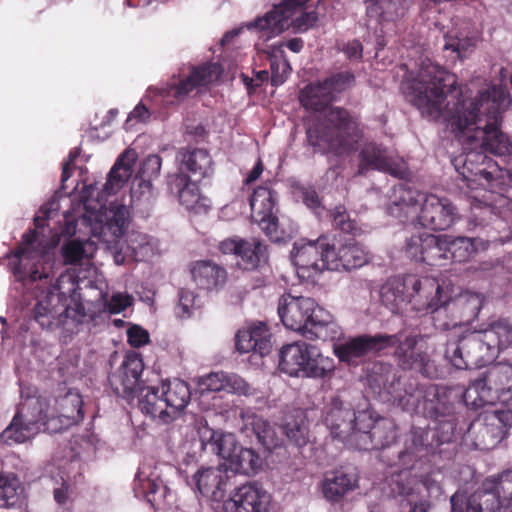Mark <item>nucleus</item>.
Segmentation results:
<instances>
[{
  "instance_id": "obj_15",
  "label": "nucleus",
  "mask_w": 512,
  "mask_h": 512,
  "mask_svg": "<svg viewBox=\"0 0 512 512\" xmlns=\"http://www.w3.org/2000/svg\"><path fill=\"white\" fill-rule=\"evenodd\" d=\"M452 391L449 388L429 385L425 390L410 382L403 395L396 396L405 411H422L431 418L448 416L453 412Z\"/></svg>"
},
{
  "instance_id": "obj_13",
  "label": "nucleus",
  "mask_w": 512,
  "mask_h": 512,
  "mask_svg": "<svg viewBox=\"0 0 512 512\" xmlns=\"http://www.w3.org/2000/svg\"><path fill=\"white\" fill-rule=\"evenodd\" d=\"M279 369L291 377L326 378L334 369V360L324 356L318 347L302 341L283 346Z\"/></svg>"
},
{
  "instance_id": "obj_47",
  "label": "nucleus",
  "mask_w": 512,
  "mask_h": 512,
  "mask_svg": "<svg viewBox=\"0 0 512 512\" xmlns=\"http://www.w3.org/2000/svg\"><path fill=\"white\" fill-rule=\"evenodd\" d=\"M341 257L338 265L341 270L360 268L369 261V253L365 247L356 242H349L340 246Z\"/></svg>"
},
{
  "instance_id": "obj_4",
  "label": "nucleus",
  "mask_w": 512,
  "mask_h": 512,
  "mask_svg": "<svg viewBox=\"0 0 512 512\" xmlns=\"http://www.w3.org/2000/svg\"><path fill=\"white\" fill-rule=\"evenodd\" d=\"M398 344L395 355L404 369H417L423 375L434 376L429 348L423 337L411 336L401 342L395 335H361L334 345V353L340 361L352 363L369 353Z\"/></svg>"
},
{
  "instance_id": "obj_1",
  "label": "nucleus",
  "mask_w": 512,
  "mask_h": 512,
  "mask_svg": "<svg viewBox=\"0 0 512 512\" xmlns=\"http://www.w3.org/2000/svg\"><path fill=\"white\" fill-rule=\"evenodd\" d=\"M402 92L424 118L445 123L464 145L471 150L455 159L454 165L463 177L464 160L472 148L503 157L512 154V142L498 127L500 112L510 104L509 95L500 86L486 84L477 99L464 95L457 87V76L426 58L415 74L402 82ZM483 153L482 151H480ZM463 181L468 184L466 179ZM479 184L470 182L468 188ZM483 189V187L480 185Z\"/></svg>"
},
{
  "instance_id": "obj_51",
  "label": "nucleus",
  "mask_w": 512,
  "mask_h": 512,
  "mask_svg": "<svg viewBox=\"0 0 512 512\" xmlns=\"http://www.w3.org/2000/svg\"><path fill=\"white\" fill-rule=\"evenodd\" d=\"M484 486L494 489L500 499L505 502L512 501V470H506L497 478L486 479Z\"/></svg>"
},
{
  "instance_id": "obj_39",
  "label": "nucleus",
  "mask_w": 512,
  "mask_h": 512,
  "mask_svg": "<svg viewBox=\"0 0 512 512\" xmlns=\"http://www.w3.org/2000/svg\"><path fill=\"white\" fill-rule=\"evenodd\" d=\"M358 485V478L354 473L336 472L328 475L321 483L323 497L330 502H338L349 491Z\"/></svg>"
},
{
  "instance_id": "obj_18",
  "label": "nucleus",
  "mask_w": 512,
  "mask_h": 512,
  "mask_svg": "<svg viewBox=\"0 0 512 512\" xmlns=\"http://www.w3.org/2000/svg\"><path fill=\"white\" fill-rule=\"evenodd\" d=\"M438 299H440L438 306L427 307V310L434 313L435 318L449 314L451 320L449 323H443L440 326L442 329L455 328L471 323L477 318L484 303V296L481 293L471 291H464L447 301L443 297L441 287Z\"/></svg>"
},
{
  "instance_id": "obj_16",
  "label": "nucleus",
  "mask_w": 512,
  "mask_h": 512,
  "mask_svg": "<svg viewBox=\"0 0 512 512\" xmlns=\"http://www.w3.org/2000/svg\"><path fill=\"white\" fill-rule=\"evenodd\" d=\"M440 478L441 473L436 471L418 479L408 470H402L391 475L389 486L393 495L406 497L413 506L422 503L430 506V500L438 499L442 495Z\"/></svg>"
},
{
  "instance_id": "obj_17",
  "label": "nucleus",
  "mask_w": 512,
  "mask_h": 512,
  "mask_svg": "<svg viewBox=\"0 0 512 512\" xmlns=\"http://www.w3.org/2000/svg\"><path fill=\"white\" fill-rule=\"evenodd\" d=\"M445 357L457 369L480 368L496 358L482 331L470 332L457 342L448 343Z\"/></svg>"
},
{
  "instance_id": "obj_24",
  "label": "nucleus",
  "mask_w": 512,
  "mask_h": 512,
  "mask_svg": "<svg viewBox=\"0 0 512 512\" xmlns=\"http://www.w3.org/2000/svg\"><path fill=\"white\" fill-rule=\"evenodd\" d=\"M275 193L267 187H258L250 198L251 219L273 241H279L278 219L274 215Z\"/></svg>"
},
{
  "instance_id": "obj_11",
  "label": "nucleus",
  "mask_w": 512,
  "mask_h": 512,
  "mask_svg": "<svg viewBox=\"0 0 512 512\" xmlns=\"http://www.w3.org/2000/svg\"><path fill=\"white\" fill-rule=\"evenodd\" d=\"M440 285L431 277L417 278L407 276L403 280L393 279L387 281L380 290L383 305L396 313L405 303L415 301L421 308L438 306L440 299Z\"/></svg>"
},
{
  "instance_id": "obj_54",
  "label": "nucleus",
  "mask_w": 512,
  "mask_h": 512,
  "mask_svg": "<svg viewBox=\"0 0 512 512\" xmlns=\"http://www.w3.org/2000/svg\"><path fill=\"white\" fill-rule=\"evenodd\" d=\"M354 81V74L346 70L331 74L324 80V83L329 88L330 92H332V96L335 99V94L350 88L354 84Z\"/></svg>"
},
{
  "instance_id": "obj_33",
  "label": "nucleus",
  "mask_w": 512,
  "mask_h": 512,
  "mask_svg": "<svg viewBox=\"0 0 512 512\" xmlns=\"http://www.w3.org/2000/svg\"><path fill=\"white\" fill-rule=\"evenodd\" d=\"M199 434L203 448L226 460L225 463L230 461L239 446L232 433L204 427L199 430Z\"/></svg>"
},
{
  "instance_id": "obj_53",
  "label": "nucleus",
  "mask_w": 512,
  "mask_h": 512,
  "mask_svg": "<svg viewBox=\"0 0 512 512\" xmlns=\"http://www.w3.org/2000/svg\"><path fill=\"white\" fill-rule=\"evenodd\" d=\"M222 391L239 396H251L254 389L239 375L224 372Z\"/></svg>"
},
{
  "instance_id": "obj_23",
  "label": "nucleus",
  "mask_w": 512,
  "mask_h": 512,
  "mask_svg": "<svg viewBox=\"0 0 512 512\" xmlns=\"http://www.w3.org/2000/svg\"><path fill=\"white\" fill-rule=\"evenodd\" d=\"M144 364L140 354L132 352L126 355L121 366L109 376V384L113 392L122 398L130 399L142 389L140 376Z\"/></svg>"
},
{
  "instance_id": "obj_44",
  "label": "nucleus",
  "mask_w": 512,
  "mask_h": 512,
  "mask_svg": "<svg viewBox=\"0 0 512 512\" xmlns=\"http://www.w3.org/2000/svg\"><path fill=\"white\" fill-rule=\"evenodd\" d=\"M96 250L95 243L90 240H71L61 247V255L66 265H86Z\"/></svg>"
},
{
  "instance_id": "obj_36",
  "label": "nucleus",
  "mask_w": 512,
  "mask_h": 512,
  "mask_svg": "<svg viewBox=\"0 0 512 512\" xmlns=\"http://www.w3.org/2000/svg\"><path fill=\"white\" fill-rule=\"evenodd\" d=\"M411 0H369L366 14L378 23L396 21L405 16Z\"/></svg>"
},
{
  "instance_id": "obj_6",
  "label": "nucleus",
  "mask_w": 512,
  "mask_h": 512,
  "mask_svg": "<svg viewBox=\"0 0 512 512\" xmlns=\"http://www.w3.org/2000/svg\"><path fill=\"white\" fill-rule=\"evenodd\" d=\"M306 134L316 152L334 156L350 154L363 137L358 121L337 107H329L324 119L309 126Z\"/></svg>"
},
{
  "instance_id": "obj_19",
  "label": "nucleus",
  "mask_w": 512,
  "mask_h": 512,
  "mask_svg": "<svg viewBox=\"0 0 512 512\" xmlns=\"http://www.w3.org/2000/svg\"><path fill=\"white\" fill-rule=\"evenodd\" d=\"M220 66L215 63L194 67L191 73L178 82L167 83L155 88L167 105L183 101L193 90L204 87L219 78Z\"/></svg>"
},
{
  "instance_id": "obj_20",
  "label": "nucleus",
  "mask_w": 512,
  "mask_h": 512,
  "mask_svg": "<svg viewBox=\"0 0 512 512\" xmlns=\"http://www.w3.org/2000/svg\"><path fill=\"white\" fill-rule=\"evenodd\" d=\"M370 170H378L389 173L398 178L407 175L405 161L375 142L365 143L358 153L357 175H364Z\"/></svg>"
},
{
  "instance_id": "obj_58",
  "label": "nucleus",
  "mask_w": 512,
  "mask_h": 512,
  "mask_svg": "<svg viewBox=\"0 0 512 512\" xmlns=\"http://www.w3.org/2000/svg\"><path fill=\"white\" fill-rule=\"evenodd\" d=\"M291 71L290 64L285 59H275L271 62V82L278 86L285 82Z\"/></svg>"
},
{
  "instance_id": "obj_34",
  "label": "nucleus",
  "mask_w": 512,
  "mask_h": 512,
  "mask_svg": "<svg viewBox=\"0 0 512 512\" xmlns=\"http://www.w3.org/2000/svg\"><path fill=\"white\" fill-rule=\"evenodd\" d=\"M139 408L144 414L158 423L168 424L173 421L169 408L158 387H143L140 389Z\"/></svg>"
},
{
  "instance_id": "obj_21",
  "label": "nucleus",
  "mask_w": 512,
  "mask_h": 512,
  "mask_svg": "<svg viewBox=\"0 0 512 512\" xmlns=\"http://www.w3.org/2000/svg\"><path fill=\"white\" fill-rule=\"evenodd\" d=\"M162 468L154 460H146L139 466L134 479L135 495L146 499L152 506L159 505L169 491L162 479Z\"/></svg>"
},
{
  "instance_id": "obj_57",
  "label": "nucleus",
  "mask_w": 512,
  "mask_h": 512,
  "mask_svg": "<svg viewBox=\"0 0 512 512\" xmlns=\"http://www.w3.org/2000/svg\"><path fill=\"white\" fill-rule=\"evenodd\" d=\"M197 307V297L194 293L192 291L182 289L179 292V302L175 309L177 317L182 319L189 318Z\"/></svg>"
},
{
  "instance_id": "obj_31",
  "label": "nucleus",
  "mask_w": 512,
  "mask_h": 512,
  "mask_svg": "<svg viewBox=\"0 0 512 512\" xmlns=\"http://www.w3.org/2000/svg\"><path fill=\"white\" fill-rule=\"evenodd\" d=\"M452 512H463V496L455 493L451 499ZM504 502L500 499L494 489H483L472 494L465 501V512H496Z\"/></svg>"
},
{
  "instance_id": "obj_49",
  "label": "nucleus",
  "mask_w": 512,
  "mask_h": 512,
  "mask_svg": "<svg viewBox=\"0 0 512 512\" xmlns=\"http://www.w3.org/2000/svg\"><path fill=\"white\" fill-rule=\"evenodd\" d=\"M477 252L475 240L469 237H454L448 235V259L464 263L469 261Z\"/></svg>"
},
{
  "instance_id": "obj_25",
  "label": "nucleus",
  "mask_w": 512,
  "mask_h": 512,
  "mask_svg": "<svg viewBox=\"0 0 512 512\" xmlns=\"http://www.w3.org/2000/svg\"><path fill=\"white\" fill-rule=\"evenodd\" d=\"M270 494L256 482L244 484L225 502L227 512H268Z\"/></svg>"
},
{
  "instance_id": "obj_38",
  "label": "nucleus",
  "mask_w": 512,
  "mask_h": 512,
  "mask_svg": "<svg viewBox=\"0 0 512 512\" xmlns=\"http://www.w3.org/2000/svg\"><path fill=\"white\" fill-rule=\"evenodd\" d=\"M160 390L173 420L176 419L190 401L191 392L188 384L183 380L173 379L163 382Z\"/></svg>"
},
{
  "instance_id": "obj_50",
  "label": "nucleus",
  "mask_w": 512,
  "mask_h": 512,
  "mask_svg": "<svg viewBox=\"0 0 512 512\" xmlns=\"http://www.w3.org/2000/svg\"><path fill=\"white\" fill-rule=\"evenodd\" d=\"M423 261L429 265H441L442 260L448 259V235H433L428 237Z\"/></svg>"
},
{
  "instance_id": "obj_22",
  "label": "nucleus",
  "mask_w": 512,
  "mask_h": 512,
  "mask_svg": "<svg viewBox=\"0 0 512 512\" xmlns=\"http://www.w3.org/2000/svg\"><path fill=\"white\" fill-rule=\"evenodd\" d=\"M113 259L117 265L125 263L126 258L133 261H150L159 255V242L153 236L138 230L127 233L124 243L118 249L113 246Z\"/></svg>"
},
{
  "instance_id": "obj_41",
  "label": "nucleus",
  "mask_w": 512,
  "mask_h": 512,
  "mask_svg": "<svg viewBox=\"0 0 512 512\" xmlns=\"http://www.w3.org/2000/svg\"><path fill=\"white\" fill-rule=\"evenodd\" d=\"M481 331L495 357L512 344V324L506 319L494 321Z\"/></svg>"
},
{
  "instance_id": "obj_9",
  "label": "nucleus",
  "mask_w": 512,
  "mask_h": 512,
  "mask_svg": "<svg viewBox=\"0 0 512 512\" xmlns=\"http://www.w3.org/2000/svg\"><path fill=\"white\" fill-rule=\"evenodd\" d=\"M462 398L472 409L512 400V364L500 362L489 367L470 383Z\"/></svg>"
},
{
  "instance_id": "obj_55",
  "label": "nucleus",
  "mask_w": 512,
  "mask_h": 512,
  "mask_svg": "<svg viewBox=\"0 0 512 512\" xmlns=\"http://www.w3.org/2000/svg\"><path fill=\"white\" fill-rule=\"evenodd\" d=\"M430 235L431 234L427 232L412 235L406 241L405 245V252L407 256L411 259L422 262L426 250L425 244L428 242V237H430Z\"/></svg>"
},
{
  "instance_id": "obj_60",
  "label": "nucleus",
  "mask_w": 512,
  "mask_h": 512,
  "mask_svg": "<svg viewBox=\"0 0 512 512\" xmlns=\"http://www.w3.org/2000/svg\"><path fill=\"white\" fill-rule=\"evenodd\" d=\"M133 297L128 293H114L106 303V307L111 314H118L131 306Z\"/></svg>"
},
{
  "instance_id": "obj_64",
  "label": "nucleus",
  "mask_w": 512,
  "mask_h": 512,
  "mask_svg": "<svg viewBox=\"0 0 512 512\" xmlns=\"http://www.w3.org/2000/svg\"><path fill=\"white\" fill-rule=\"evenodd\" d=\"M236 349L240 353H256V346L253 345L251 334L247 329L239 330L236 334Z\"/></svg>"
},
{
  "instance_id": "obj_29",
  "label": "nucleus",
  "mask_w": 512,
  "mask_h": 512,
  "mask_svg": "<svg viewBox=\"0 0 512 512\" xmlns=\"http://www.w3.org/2000/svg\"><path fill=\"white\" fill-rule=\"evenodd\" d=\"M395 437L394 424L388 419L375 417L370 429L359 431L353 447L359 450L380 449L392 443Z\"/></svg>"
},
{
  "instance_id": "obj_32",
  "label": "nucleus",
  "mask_w": 512,
  "mask_h": 512,
  "mask_svg": "<svg viewBox=\"0 0 512 512\" xmlns=\"http://www.w3.org/2000/svg\"><path fill=\"white\" fill-rule=\"evenodd\" d=\"M137 160V153L132 149L125 150L113 165L108 179L101 192L104 196L116 194L129 180L133 173V166Z\"/></svg>"
},
{
  "instance_id": "obj_40",
  "label": "nucleus",
  "mask_w": 512,
  "mask_h": 512,
  "mask_svg": "<svg viewBox=\"0 0 512 512\" xmlns=\"http://www.w3.org/2000/svg\"><path fill=\"white\" fill-rule=\"evenodd\" d=\"M184 173H176L169 179V187L172 193L178 196L181 205L187 209H194L200 200L198 181Z\"/></svg>"
},
{
  "instance_id": "obj_28",
  "label": "nucleus",
  "mask_w": 512,
  "mask_h": 512,
  "mask_svg": "<svg viewBox=\"0 0 512 512\" xmlns=\"http://www.w3.org/2000/svg\"><path fill=\"white\" fill-rule=\"evenodd\" d=\"M193 481L203 496L218 500L222 498L224 491L229 486L231 475L227 469V464L223 463L218 467L198 470L193 476Z\"/></svg>"
},
{
  "instance_id": "obj_7",
  "label": "nucleus",
  "mask_w": 512,
  "mask_h": 512,
  "mask_svg": "<svg viewBox=\"0 0 512 512\" xmlns=\"http://www.w3.org/2000/svg\"><path fill=\"white\" fill-rule=\"evenodd\" d=\"M278 314L286 328L307 339L327 340L336 334L332 315L310 297L283 295L279 299Z\"/></svg>"
},
{
  "instance_id": "obj_59",
  "label": "nucleus",
  "mask_w": 512,
  "mask_h": 512,
  "mask_svg": "<svg viewBox=\"0 0 512 512\" xmlns=\"http://www.w3.org/2000/svg\"><path fill=\"white\" fill-rule=\"evenodd\" d=\"M224 371L211 372L199 378L198 385L203 391L219 392L223 387Z\"/></svg>"
},
{
  "instance_id": "obj_61",
  "label": "nucleus",
  "mask_w": 512,
  "mask_h": 512,
  "mask_svg": "<svg viewBox=\"0 0 512 512\" xmlns=\"http://www.w3.org/2000/svg\"><path fill=\"white\" fill-rule=\"evenodd\" d=\"M474 47L475 42L473 39L470 38L449 39L446 41L444 45L445 50H452L453 52H456L459 58H464L466 54L472 51Z\"/></svg>"
},
{
  "instance_id": "obj_43",
  "label": "nucleus",
  "mask_w": 512,
  "mask_h": 512,
  "mask_svg": "<svg viewBox=\"0 0 512 512\" xmlns=\"http://www.w3.org/2000/svg\"><path fill=\"white\" fill-rule=\"evenodd\" d=\"M227 464L231 478L237 474H255L262 466L260 456L252 449L238 446L234 455Z\"/></svg>"
},
{
  "instance_id": "obj_2",
  "label": "nucleus",
  "mask_w": 512,
  "mask_h": 512,
  "mask_svg": "<svg viewBox=\"0 0 512 512\" xmlns=\"http://www.w3.org/2000/svg\"><path fill=\"white\" fill-rule=\"evenodd\" d=\"M47 255L37 231L23 235L22 241L13 253L9 267L19 281H44L39 287L34 308L35 320L41 327L55 329L69 323L79 324L85 316L83 305L78 301V283L70 273L61 274L54 284L48 285V273L39 267Z\"/></svg>"
},
{
  "instance_id": "obj_27",
  "label": "nucleus",
  "mask_w": 512,
  "mask_h": 512,
  "mask_svg": "<svg viewBox=\"0 0 512 512\" xmlns=\"http://www.w3.org/2000/svg\"><path fill=\"white\" fill-rule=\"evenodd\" d=\"M219 250L223 254L236 255L240 258L239 265L246 270L257 268L267 259L266 246L257 239L228 238L219 243Z\"/></svg>"
},
{
  "instance_id": "obj_10",
  "label": "nucleus",
  "mask_w": 512,
  "mask_h": 512,
  "mask_svg": "<svg viewBox=\"0 0 512 512\" xmlns=\"http://www.w3.org/2000/svg\"><path fill=\"white\" fill-rule=\"evenodd\" d=\"M461 174L468 182L477 183L489 194L496 195L500 206L506 201L505 193L512 187V171L501 168L485 153L470 152L464 160ZM482 197L487 206L498 203L497 198L492 196Z\"/></svg>"
},
{
  "instance_id": "obj_42",
  "label": "nucleus",
  "mask_w": 512,
  "mask_h": 512,
  "mask_svg": "<svg viewBox=\"0 0 512 512\" xmlns=\"http://www.w3.org/2000/svg\"><path fill=\"white\" fill-rule=\"evenodd\" d=\"M299 100L306 109L321 112L329 107L334 98L323 81L304 87L300 91Z\"/></svg>"
},
{
  "instance_id": "obj_26",
  "label": "nucleus",
  "mask_w": 512,
  "mask_h": 512,
  "mask_svg": "<svg viewBox=\"0 0 512 512\" xmlns=\"http://www.w3.org/2000/svg\"><path fill=\"white\" fill-rule=\"evenodd\" d=\"M322 245L323 237L308 242L301 240L294 244L291 257L299 278L313 279L323 271Z\"/></svg>"
},
{
  "instance_id": "obj_35",
  "label": "nucleus",
  "mask_w": 512,
  "mask_h": 512,
  "mask_svg": "<svg viewBox=\"0 0 512 512\" xmlns=\"http://www.w3.org/2000/svg\"><path fill=\"white\" fill-rule=\"evenodd\" d=\"M190 272L196 285L206 290L222 286L227 278V273L223 267L207 260L192 263Z\"/></svg>"
},
{
  "instance_id": "obj_63",
  "label": "nucleus",
  "mask_w": 512,
  "mask_h": 512,
  "mask_svg": "<svg viewBox=\"0 0 512 512\" xmlns=\"http://www.w3.org/2000/svg\"><path fill=\"white\" fill-rule=\"evenodd\" d=\"M127 337L129 344L134 347L143 346L149 341V333L137 325H133L127 330Z\"/></svg>"
},
{
  "instance_id": "obj_45",
  "label": "nucleus",
  "mask_w": 512,
  "mask_h": 512,
  "mask_svg": "<svg viewBox=\"0 0 512 512\" xmlns=\"http://www.w3.org/2000/svg\"><path fill=\"white\" fill-rule=\"evenodd\" d=\"M24 488L12 473L0 474V508L15 507L21 502Z\"/></svg>"
},
{
  "instance_id": "obj_56",
  "label": "nucleus",
  "mask_w": 512,
  "mask_h": 512,
  "mask_svg": "<svg viewBox=\"0 0 512 512\" xmlns=\"http://www.w3.org/2000/svg\"><path fill=\"white\" fill-rule=\"evenodd\" d=\"M341 257V249L340 246L335 248L334 246H330L327 242V239L323 237V245H322V254L321 261L323 263V271L324 270H332V271H341V265H338Z\"/></svg>"
},
{
  "instance_id": "obj_46",
  "label": "nucleus",
  "mask_w": 512,
  "mask_h": 512,
  "mask_svg": "<svg viewBox=\"0 0 512 512\" xmlns=\"http://www.w3.org/2000/svg\"><path fill=\"white\" fill-rule=\"evenodd\" d=\"M283 431L295 445L304 446L308 440V424L305 414L297 410L293 415L286 418Z\"/></svg>"
},
{
  "instance_id": "obj_48",
  "label": "nucleus",
  "mask_w": 512,
  "mask_h": 512,
  "mask_svg": "<svg viewBox=\"0 0 512 512\" xmlns=\"http://www.w3.org/2000/svg\"><path fill=\"white\" fill-rule=\"evenodd\" d=\"M485 433H491L496 442L505 438L507 430L512 426V411L494 410L488 412L485 416Z\"/></svg>"
},
{
  "instance_id": "obj_37",
  "label": "nucleus",
  "mask_w": 512,
  "mask_h": 512,
  "mask_svg": "<svg viewBox=\"0 0 512 512\" xmlns=\"http://www.w3.org/2000/svg\"><path fill=\"white\" fill-rule=\"evenodd\" d=\"M177 158L180 162L177 173L187 174L188 172L191 178L202 179L212 170L211 157L204 149L181 151Z\"/></svg>"
},
{
  "instance_id": "obj_3",
  "label": "nucleus",
  "mask_w": 512,
  "mask_h": 512,
  "mask_svg": "<svg viewBox=\"0 0 512 512\" xmlns=\"http://www.w3.org/2000/svg\"><path fill=\"white\" fill-rule=\"evenodd\" d=\"M83 418L82 397L72 389L55 397L27 396L23 397L17 413L1 436L6 442L23 443L41 430L59 433Z\"/></svg>"
},
{
  "instance_id": "obj_52",
  "label": "nucleus",
  "mask_w": 512,
  "mask_h": 512,
  "mask_svg": "<svg viewBox=\"0 0 512 512\" xmlns=\"http://www.w3.org/2000/svg\"><path fill=\"white\" fill-rule=\"evenodd\" d=\"M247 330L251 334L253 345L256 346V353L261 356L267 355L271 350V340L266 324L259 322Z\"/></svg>"
},
{
  "instance_id": "obj_5",
  "label": "nucleus",
  "mask_w": 512,
  "mask_h": 512,
  "mask_svg": "<svg viewBox=\"0 0 512 512\" xmlns=\"http://www.w3.org/2000/svg\"><path fill=\"white\" fill-rule=\"evenodd\" d=\"M388 212L402 223L411 222L432 230H446L458 219V210L448 198L404 185L394 188Z\"/></svg>"
},
{
  "instance_id": "obj_12",
  "label": "nucleus",
  "mask_w": 512,
  "mask_h": 512,
  "mask_svg": "<svg viewBox=\"0 0 512 512\" xmlns=\"http://www.w3.org/2000/svg\"><path fill=\"white\" fill-rule=\"evenodd\" d=\"M83 220L91 227L93 236L106 243L109 249L119 244L130 223V212L125 204L110 202L106 207L102 200L87 198Z\"/></svg>"
},
{
  "instance_id": "obj_62",
  "label": "nucleus",
  "mask_w": 512,
  "mask_h": 512,
  "mask_svg": "<svg viewBox=\"0 0 512 512\" xmlns=\"http://www.w3.org/2000/svg\"><path fill=\"white\" fill-rule=\"evenodd\" d=\"M470 270L476 273L479 277L489 278L500 273L503 270L502 265L492 261H484L475 266L470 267Z\"/></svg>"
},
{
  "instance_id": "obj_30",
  "label": "nucleus",
  "mask_w": 512,
  "mask_h": 512,
  "mask_svg": "<svg viewBox=\"0 0 512 512\" xmlns=\"http://www.w3.org/2000/svg\"><path fill=\"white\" fill-rule=\"evenodd\" d=\"M242 425L240 430L247 437H255L266 449L272 450L280 445L274 428L261 416L252 410H242L240 413Z\"/></svg>"
},
{
  "instance_id": "obj_14",
  "label": "nucleus",
  "mask_w": 512,
  "mask_h": 512,
  "mask_svg": "<svg viewBox=\"0 0 512 512\" xmlns=\"http://www.w3.org/2000/svg\"><path fill=\"white\" fill-rule=\"evenodd\" d=\"M375 422V413L364 401L357 409L345 405L338 397L332 398L324 412V423L335 439L354 445L359 431L370 429Z\"/></svg>"
},
{
  "instance_id": "obj_8",
  "label": "nucleus",
  "mask_w": 512,
  "mask_h": 512,
  "mask_svg": "<svg viewBox=\"0 0 512 512\" xmlns=\"http://www.w3.org/2000/svg\"><path fill=\"white\" fill-rule=\"evenodd\" d=\"M302 5V0L282 1L264 16L246 23L245 27L265 41L281 34L291 25L299 32L307 31L317 23L318 14L315 10H305Z\"/></svg>"
}]
</instances>
